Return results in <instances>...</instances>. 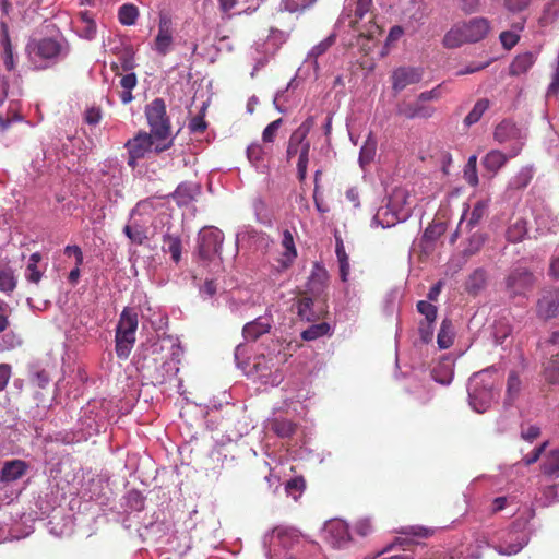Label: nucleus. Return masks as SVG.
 <instances>
[{
  "instance_id": "obj_1",
  "label": "nucleus",
  "mask_w": 559,
  "mask_h": 559,
  "mask_svg": "<svg viewBox=\"0 0 559 559\" xmlns=\"http://www.w3.org/2000/svg\"><path fill=\"white\" fill-rule=\"evenodd\" d=\"M496 373L486 369L474 373L467 383L468 402L477 413L486 412L497 397Z\"/></svg>"
},
{
  "instance_id": "obj_2",
  "label": "nucleus",
  "mask_w": 559,
  "mask_h": 559,
  "mask_svg": "<svg viewBox=\"0 0 559 559\" xmlns=\"http://www.w3.org/2000/svg\"><path fill=\"white\" fill-rule=\"evenodd\" d=\"M372 0H346L344 13L349 19L348 25L357 33L359 38L374 40L381 28L372 22Z\"/></svg>"
},
{
  "instance_id": "obj_3",
  "label": "nucleus",
  "mask_w": 559,
  "mask_h": 559,
  "mask_svg": "<svg viewBox=\"0 0 559 559\" xmlns=\"http://www.w3.org/2000/svg\"><path fill=\"white\" fill-rule=\"evenodd\" d=\"M490 31V23L485 17H473L453 25L443 37L447 48H459L464 44L483 40Z\"/></svg>"
},
{
  "instance_id": "obj_4",
  "label": "nucleus",
  "mask_w": 559,
  "mask_h": 559,
  "mask_svg": "<svg viewBox=\"0 0 559 559\" xmlns=\"http://www.w3.org/2000/svg\"><path fill=\"white\" fill-rule=\"evenodd\" d=\"M29 61L35 69L43 70L62 60L69 52L64 41L53 38L32 40L26 46Z\"/></svg>"
},
{
  "instance_id": "obj_5",
  "label": "nucleus",
  "mask_w": 559,
  "mask_h": 559,
  "mask_svg": "<svg viewBox=\"0 0 559 559\" xmlns=\"http://www.w3.org/2000/svg\"><path fill=\"white\" fill-rule=\"evenodd\" d=\"M409 194L405 190H396L385 206L378 209L371 225L388 228L403 222L411 215Z\"/></svg>"
},
{
  "instance_id": "obj_6",
  "label": "nucleus",
  "mask_w": 559,
  "mask_h": 559,
  "mask_svg": "<svg viewBox=\"0 0 559 559\" xmlns=\"http://www.w3.org/2000/svg\"><path fill=\"white\" fill-rule=\"evenodd\" d=\"M314 126L313 117H308L289 136L286 150L287 160H290L295 155L298 156L297 171L300 180L307 176V166L309 162L310 142L307 136Z\"/></svg>"
},
{
  "instance_id": "obj_7",
  "label": "nucleus",
  "mask_w": 559,
  "mask_h": 559,
  "mask_svg": "<svg viewBox=\"0 0 559 559\" xmlns=\"http://www.w3.org/2000/svg\"><path fill=\"white\" fill-rule=\"evenodd\" d=\"M173 145V141L163 142L154 139L153 134L146 131H139L132 139H129L124 147L128 151V165L134 168L140 159L145 158L150 153L159 154Z\"/></svg>"
},
{
  "instance_id": "obj_8",
  "label": "nucleus",
  "mask_w": 559,
  "mask_h": 559,
  "mask_svg": "<svg viewBox=\"0 0 559 559\" xmlns=\"http://www.w3.org/2000/svg\"><path fill=\"white\" fill-rule=\"evenodd\" d=\"M138 329V314L129 309H124L116 328V354L120 359H127L135 343V332Z\"/></svg>"
},
{
  "instance_id": "obj_9",
  "label": "nucleus",
  "mask_w": 559,
  "mask_h": 559,
  "mask_svg": "<svg viewBox=\"0 0 559 559\" xmlns=\"http://www.w3.org/2000/svg\"><path fill=\"white\" fill-rule=\"evenodd\" d=\"M145 116L151 134L157 141H173L170 120L166 112V104L162 98H155L145 108Z\"/></svg>"
},
{
  "instance_id": "obj_10",
  "label": "nucleus",
  "mask_w": 559,
  "mask_h": 559,
  "mask_svg": "<svg viewBox=\"0 0 559 559\" xmlns=\"http://www.w3.org/2000/svg\"><path fill=\"white\" fill-rule=\"evenodd\" d=\"M528 543V535L524 525L513 523L507 531L502 532L498 544L493 546L500 555L512 556L520 552Z\"/></svg>"
},
{
  "instance_id": "obj_11",
  "label": "nucleus",
  "mask_w": 559,
  "mask_h": 559,
  "mask_svg": "<svg viewBox=\"0 0 559 559\" xmlns=\"http://www.w3.org/2000/svg\"><path fill=\"white\" fill-rule=\"evenodd\" d=\"M493 139L499 144H510V157H515L524 145L525 133L513 121L504 119L495 128Z\"/></svg>"
},
{
  "instance_id": "obj_12",
  "label": "nucleus",
  "mask_w": 559,
  "mask_h": 559,
  "mask_svg": "<svg viewBox=\"0 0 559 559\" xmlns=\"http://www.w3.org/2000/svg\"><path fill=\"white\" fill-rule=\"evenodd\" d=\"M224 234L216 227H204L198 235V252L201 259L212 260L221 254Z\"/></svg>"
},
{
  "instance_id": "obj_13",
  "label": "nucleus",
  "mask_w": 559,
  "mask_h": 559,
  "mask_svg": "<svg viewBox=\"0 0 559 559\" xmlns=\"http://www.w3.org/2000/svg\"><path fill=\"white\" fill-rule=\"evenodd\" d=\"M289 354L286 353V345L275 342L270 348L267 355L260 354L254 358L253 367L260 372L261 377H265L266 371L277 370L288 359Z\"/></svg>"
},
{
  "instance_id": "obj_14",
  "label": "nucleus",
  "mask_w": 559,
  "mask_h": 559,
  "mask_svg": "<svg viewBox=\"0 0 559 559\" xmlns=\"http://www.w3.org/2000/svg\"><path fill=\"white\" fill-rule=\"evenodd\" d=\"M536 282L534 274L524 266L514 267L506 278V288L510 297L525 295Z\"/></svg>"
},
{
  "instance_id": "obj_15",
  "label": "nucleus",
  "mask_w": 559,
  "mask_h": 559,
  "mask_svg": "<svg viewBox=\"0 0 559 559\" xmlns=\"http://www.w3.org/2000/svg\"><path fill=\"white\" fill-rule=\"evenodd\" d=\"M536 313L544 320H549L559 314V288L546 289L537 300Z\"/></svg>"
},
{
  "instance_id": "obj_16",
  "label": "nucleus",
  "mask_w": 559,
  "mask_h": 559,
  "mask_svg": "<svg viewBox=\"0 0 559 559\" xmlns=\"http://www.w3.org/2000/svg\"><path fill=\"white\" fill-rule=\"evenodd\" d=\"M173 43L171 21L166 15H162L158 22V33L154 40V50L160 56H166L170 51Z\"/></svg>"
},
{
  "instance_id": "obj_17",
  "label": "nucleus",
  "mask_w": 559,
  "mask_h": 559,
  "mask_svg": "<svg viewBox=\"0 0 559 559\" xmlns=\"http://www.w3.org/2000/svg\"><path fill=\"white\" fill-rule=\"evenodd\" d=\"M423 79L420 68L400 67L392 74V87L394 91H403L412 84L418 83Z\"/></svg>"
},
{
  "instance_id": "obj_18",
  "label": "nucleus",
  "mask_w": 559,
  "mask_h": 559,
  "mask_svg": "<svg viewBox=\"0 0 559 559\" xmlns=\"http://www.w3.org/2000/svg\"><path fill=\"white\" fill-rule=\"evenodd\" d=\"M273 323L271 313L266 312L251 322L245 324L242 335L247 341H257L263 334L270 332Z\"/></svg>"
},
{
  "instance_id": "obj_19",
  "label": "nucleus",
  "mask_w": 559,
  "mask_h": 559,
  "mask_svg": "<svg viewBox=\"0 0 559 559\" xmlns=\"http://www.w3.org/2000/svg\"><path fill=\"white\" fill-rule=\"evenodd\" d=\"M271 153L272 146H266L263 143L258 142L250 144L246 151L249 163L261 173L267 171L269 167L265 162Z\"/></svg>"
},
{
  "instance_id": "obj_20",
  "label": "nucleus",
  "mask_w": 559,
  "mask_h": 559,
  "mask_svg": "<svg viewBox=\"0 0 559 559\" xmlns=\"http://www.w3.org/2000/svg\"><path fill=\"white\" fill-rule=\"evenodd\" d=\"M329 273L323 265L316 262L307 282V290L313 296H320L328 286Z\"/></svg>"
},
{
  "instance_id": "obj_21",
  "label": "nucleus",
  "mask_w": 559,
  "mask_h": 559,
  "mask_svg": "<svg viewBox=\"0 0 559 559\" xmlns=\"http://www.w3.org/2000/svg\"><path fill=\"white\" fill-rule=\"evenodd\" d=\"M487 207L488 203L486 201L476 202L468 216L466 212L462 215L457 230L461 233L469 231L472 228L477 226L485 216Z\"/></svg>"
},
{
  "instance_id": "obj_22",
  "label": "nucleus",
  "mask_w": 559,
  "mask_h": 559,
  "mask_svg": "<svg viewBox=\"0 0 559 559\" xmlns=\"http://www.w3.org/2000/svg\"><path fill=\"white\" fill-rule=\"evenodd\" d=\"M537 60V53L525 51L514 57L509 66V74L512 76H520L530 71Z\"/></svg>"
},
{
  "instance_id": "obj_23",
  "label": "nucleus",
  "mask_w": 559,
  "mask_h": 559,
  "mask_svg": "<svg viewBox=\"0 0 559 559\" xmlns=\"http://www.w3.org/2000/svg\"><path fill=\"white\" fill-rule=\"evenodd\" d=\"M200 193V186L195 182H181L171 194L179 206H187Z\"/></svg>"
},
{
  "instance_id": "obj_24",
  "label": "nucleus",
  "mask_w": 559,
  "mask_h": 559,
  "mask_svg": "<svg viewBox=\"0 0 559 559\" xmlns=\"http://www.w3.org/2000/svg\"><path fill=\"white\" fill-rule=\"evenodd\" d=\"M27 464L22 460H12L4 463L1 473V483H12L20 479L27 471Z\"/></svg>"
},
{
  "instance_id": "obj_25",
  "label": "nucleus",
  "mask_w": 559,
  "mask_h": 559,
  "mask_svg": "<svg viewBox=\"0 0 559 559\" xmlns=\"http://www.w3.org/2000/svg\"><path fill=\"white\" fill-rule=\"evenodd\" d=\"M276 538L283 547H288L294 542L298 540V532L293 527L276 526L271 534H266L263 538V544L266 546Z\"/></svg>"
},
{
  "instance_id": "obj_26",
  "label": "nucleus",
  "mask_w": 559,
  "mask_h": 559,
  "mask_svg": "<svg viewBox=\"0 0 559 559\" xmlns=\"http://www.w3.org/2000/svg\"><path fill=\"white\" fill-rule=\"evenodd\" d=\"M17 285L14 269L8 263H0V292L10 295Z\"/></svg>"
},
{
  "instance_id": "obj_27",
  "label": "nucleus",
  "mask_w": 559,
  "mask_h": 559,
  "mask_svg": "<svg viewBox=\"0 0 559 559\" xmlns=\"http://www.w3.org/2000/svg\"><path fill=\"white\" fill-rule=\"evenodd\" d=\"M75 31L81 38L92 40L96 36V23L87 12H83L75 22Z\"/></svg>"
},
{
  "instance_id": "obj_28",
  "label": "nucleus",
  "mask_w": 559,
  "mask_h": 559,
  "mask_svg": "<svg viewBox=\"0 0 559 559\" xmlns=\"http://www.w3.org/2000/svg\"><path fill=\"white\" fill-rule=\"evenodd\" d=\"M509 158H511L510 152L504 154L501 151L492 150L483 158V165L488 171L496 174L506 165Z\"/></svg>"
},
{
  "instance_id": "obj_29",
  "label": "nucleus",
  "mask_w": 559,
  "mask_h": 559,
  "mask_svg": "<svg viewBox=\"0 0 559 559\" xmlns=\"http://www.w3.org/2000/svg\"><path fill=\"white\" fill-rule=\"evenodd\" d=\"M335 253L340 265V277L342 282H347L349 275V258L345 251L343 239L335 235Z\"/></svg>"
},
{
  "instance_id": "obj_30",
  "label": "nucleus",
  "mask_w": 559,
  "mask_h": 559,
  "mask_svg": "<svg viewBox=\"0 0 559 559\" xmlns=\"http://www.w3.org/2000/svg\"><path fill=\"white\" fill-rule=\"evenodd\" d=\"M181 239L179 236L170 234L163 236L162 250L164 253H169L175 263H178L181 259Z\"/></svg>"
},
{
  "instance_id": "obj_31",
  "label": "nucleus",
  "mask_w": 559,
  "mask_h": 559,
  "mask_svg": "<svg viewBox=\"0 0 559 559\" xmlns=\"http://www.w3.org/2000/svg\"><path fill=\"white\" fill-rule=\"evenodd\" d=\"M533 168L522 167L509 181L508 190H522L528 186L533 179Z\"/></svg>"
},
{
  "instance_id": "obj_32",
  "label": "nucleus",
  "mask_w": 559,
  "mask_h": 559,
  "mask_svg": "<svg viewBox=\"0 0 559 559\" xmlns=\"http://www.w3.org/2000/svg\"><path fill=\"white\" fill-rule=\"evenodd\" d=\"M527 234V222L522 218H515L508 227L506 236L511 242H520Z\"/></svg>"
},
{
  "instance_id": "obj_33",
  "label": "nucleus",
  "mask_w": 559,
  "mask_h": 559,
  "mask_svg": "<svg viewBox=\"0 0 559 559\" xmlns=\"http://www.w3.org/2000/svg\"><path fill=\"white\" fill-rule=\"evenodd\" d=\"M326 532L334 538L337 546L346 543L349 539L348 526L342 521H333L326 525Z\"/></svg>"
},
{
  "instance_id": "obj_34",
  "label": "nucleus",
  "mask_w": 559,
  "mask_h": 559,
  "mask_svg": "<svg viewBox=\"0 0 559 559\" xmlns=\"http://www.w3.org/2000/svg\"><path fill=\"white\" fill-rule=\"evenodd\" d=\"M336 40V35L331 34L318 45H316L308 53L306 62H311L314 69H318V57L323 55L330 47L334 45Z\"/></svg>"
},
{
  "instance_id": "obj_35",
  "label": "nucleus",
  "mask_w": 559,
  "mask_h": 559,
  "mask_svg": "<svg viewBox=\"0 0 559 559\" xmlns=\"http://www.w3.org/2000/svg\"><path fill=\"white\" fill-rule=\"evenodd\" d=\"M3 35L1 39V44L3 47V63L8 71H12L15 67L13 47L11 45V40L9 37V33L7 26L2 24Z\"/></svg>"
},
{
  "instance_id": "obj_36",
  "label": "nucleus",
  "mask_w": 559,
  "mask_h": 559,
  "mask_svg": "<svg viewBox=\"0 0 559 559\" xmlns=\"http://www.w3.org/2000/svg\"><path fill=\"white\" fill-rule=\"evenodd\" d=\"M454 340V332L452 323L449 320H443L437 335V343L441 349L451 347Z\"/></svg>"
},
{
  "instance_id": "obj_37",
  "label": "nucleus",
  "mask_w": 559,
  "mask_h": 559,
  "mask_svg": "<svg viewBox=\"0 0 559 559\" xmlns=\"http://www.w3.org/2000/svg\"><path fill=\"white\" fill-rule=\"evenodd\" d=\"M40 260L41 254L39 252H35L29 257L28 264L25 270V277L31 283L38 284L43 277V273L37 267Z\"/></svg>"
},
{
  "instance_id": "obj_38",
  "label": "nucleus",
  "mask_w": 559,
  "mask_h": 559,
  "mask_svg": "<svg viewBox=\"0 0 559 559\" xmlns=\"http://www.w3.org/2000/svg\"><path fill=\"white\" fill-rule=\"evenodd\" d=\"M487 281V275L485 270L477 269L475 270L468 277L466 283V288L472 294H477L479 290H481Z\"/></svg>"
},
{
  "instance_id": "obj_39",
  "label": "nucleus",
  "mask_w": 559,
  "mask_h": 559,
  "mask_svg": "<svg viewBox=\"0 0 559 559\" xmlns=\"http://www.w3.org/2000/svg\"><path fill=\"white\" fill-rule=\"evenodd\" d=\"M377 141L372 136H368L359 152V164L364 168L376 156Z\"/></svg>"
},
{
  "instance_id": "obj_40",
  "label": "nucleus",
  "mask_w": 559,
  "mask_h": 559,
  "mask_svg": "<svg viewBox=\"0 0 559 559\" xmlns=\"http://www.w3.org/2000/svg\"><path fill=\"white\" fill-rule=\"evenodd\" d=\"M139 17V10L134 4L127 3L119 8L118 19L122 25H133Z\"/></svg>"
},
{
  "instance_id": "obj_41",
  "label": "nucleus",
  "mask_w": 559,
  "mask_h": 559,
  "mask_svg": "<svg viewBox=\"0 0 559 559\" xmlns=\"http://www.w3.org/2000/svg\"><path fill=\"white\" fill-rule=\"evenodd\" d=\"M489 108V100L487 98H481L476 102L473 109L468 112V115L464 119V123L466 126H472L478 122L484 115V112Z\"/></svg>"
},
{
  "instance_id": "obj_42",
  "label": "nucleus",
  "mask_w": 559,
  "mask_h": 559,
  "mask_svg": "<svg viewBox=\"0 0 559 559\" xmlns=\"http://www.w3.org/2000/svg\"><path fill=\"white\" fill-rule=\"evenodd\" d=\"M521 390V381L515 372H510L507 382V396L504 404L512 405Z\"/></svg>"
},
{
  "instance_id": "obj_43",
  "label": "nucleus",
  "mask_w": 559,
  "mask_h": 559,
  "mask_svg": "<svg viewBox=\"0 0 559 559\" xmlns=\"http://www.w3.org/2000/svg\"><path fill=\"white\" fill-rule=\"evenodd\" d=\"M282 246L285 249V252H284L285 262H284V264H290L293 262V260L296 258L297 252H296L293 235L287 229L284 230V233H283Z\"/></svg>"
},
{
  "instance_id": "obj_44",
  "label": "nucleus",
  "mask_w": 559,
  "mask_h": 559,
  "mask_svg": "<svg viewBox=\"0 0 559 559\" xmlns=\"http://www.w3.org/2000/svg\"><path fill=\"white\" fill-rule=\"evenodd\" d=\"M544 374L548 382L559 384V353L547 362Z\"/></svg>"
},
{
  "instance_id": "obj_45",
  "label": "nucleus",
  "mask_w": 559,
  "mask_h": 559,
  "mask_svg": "<svg viewBox=\"0 0 559 559\" xmlns=\"http://www.w3.org/2000/svg\"><path fill=\"white\" fill-rule=\"evenodd\" d=\"M123 233L133 243L136 245H142L146 239V233L144 228L138 223L126 225Z\"/></svg>"
},
{
  "instance_id": "obj_46",
  "label": "nucleus",
  "mask_w": 559,
  "mask_h": 559,
  "mask_svg": "<svg viewBox=\"0 0 559 559\" xmlns=\"http://www.w3.org/2000/svg\"><path fill=\"white\" fill-rule=\"evenodd\" d=\"M330 325L328 323L313 324L302 331L301 337L305 341H313L329 333Z\"/></svg>"
},
{
  "instance_id": "obj_47",
  "label": "nucleus",
  "mask_w": 559,
  "mask_h": 559,
  "mask_svg": "<svg viewBox=\"0 0 559 559\" xmlns=\"http://www.w3.org/2000/svg\"><path fill=\"white\" fill-rule=\"evenodd\" d=\"M313 301L310 297H304L297 302V313L301 320L311 321L314 318Z\"/></svg>"
},
{
  "instance_id": "obj_48",
  "label": "nucleus",
  "mask_w": 559,
  "mask_h": 559,
  "mask_svg": "<svg viewBox=\"0 0 559 559\" xmlns=\"http://www.w3.org/2000/svg\"><path fill=\"white\" fill-rule=\"evenodd\" d=\"M543 472L547 475H559V450H552L543 463Z\"/></svg>"
},
{
  "instance_id": "obj_49",
  "label": "nucleus",
  "mask_w": 559,
  "mask_h": 559,
  "mask_svg": "<svg viewBox=\"0 0 559 559\" xmlns=\"http://www.w3.org/2000/svg\"><path fill=\"white\" fill-rule=\"evenodd\" d=\"M21 337L13 331L0 334V352H5L20 346Z\"/></svg>"
},
{
  "instance_id": "obj_50",
  "label": "nucleus",
  "mask_w": 559,
  "mask_h": 559,
  "mask_svg": "<svg viewBox=\"0 0 559 559\" xmlns=\"http://www.w3.org/2000/svg\"><path fill=\"white\" fill-rule=\"evenodd\" d=\"M305 489V480L301 477H296L288 480L285 485V491L287 496H290L294 500H297Z\"/></svg>"
},
{
  "instance_id": "obj_51",
  "label": "nucleus",
  "mask_w": 559,
  "mask_h": 559,
  "mask_svg": "<svg viewBox=\"0 0 559 559\" xmlns=\"http://www.w3.org/2000/svg\"><path fill=\"white\" fill-rule=\"evenodd\" d=\"M283 120L277 119L272 121L270 124L266 126V128L262 132V143L266 146H271L275 140V136L277 134V131L282 124Z\"/></svg>"
},
{
  "instance_id": "obj_52",
  "label": "nucleus",
  "mask_w": 559,
  "mask_h": 559,
  "mask_svg": "<svg viewBox=\"0 0 559 559\" xmlns=\"http://www.w3.org/2000/svg\"><path fill=\"white\" fill-rule=\"evenodd\" d=\"M417 310L425 317L424 322H435L437 319V307L429 301L420 300L417 302Z\"/></svg>"
},
{
  "instance_id": "obj_53",
  "label": "nucleus",
  "mask_w": 559,
  "mask_h": 559,
  "mask_svg": "<svg viewBox=\"0 0 559 559\" xmlns=\"http://www.w3.org/2000/svg\"><path fill=\"white\" fill-rule=\"evenodd\" d=\"M273 429L278 437L288 438L294 435L296 426L289 420H276Z\"/></svg>"
},
{
  "instance_id": "obj_54",
  "label": "nucleus",
  "mask_w": 559,
  "mask_h": 559,
  "mask_svg": "<svg viewBox=\"0 0 559 559\" xmlns=\"http://www.w3.org/2000/svg\"><path fill=\"white\" fill-rule=\"evenodd\" d=\"M255 238H263V235L259 234L250 226H245L236 234V245L238 246L241 242L250 241Z\"/></svg>"
},
{
  "instance_id": "obj_55",
  "label": "nucleus",
  "mask_w": 559,
  "mask_h": 559,
  "mask_svg": "<svg viewBox=\"0 0 559 559\" xmlns=\"http://www.w3.org/2000/svg\"><path fill=\"white\" fill-rule=\"evenodd\" d=\"M501 45L504 49H512L520 40V35L516 32L504 31L499 36Z\"/></svg>"
},
{
  "instance_id": "obj_56",
  "label": "nucleus",
  "mask_w": 559,
  "mask_h": 559,
  "mask_svg": "<svg viewBox=\"0 0 559 559\" xmlns=\"http://www.w3.org/2000/svg\"><path fill=\"white\" fill-rule=\"evenodd\" d=\"M559 15V0H552L544 10L542 21L546 23L552 22Z\"/></svg>"
},
{
  "instance_id": "obj_57",
  "label": "nucleus",
  "mask_w": 559,
  "mask_h": 559,
  "mask_svg": "<svg viewBox=\"0 0 559 559\" xmlns=\"http://www.w3.org/2000/svg\"><path fill=\"white\" fill-rule=\"evenodd\" d=\"M433 323L435 322H420L419 323V328H418V332H419V336H420V340L423 341V343H429L431 342L432 337H433Z\"/></svg>"
},
{
  "instance_id": "obj_58",
  "label": "nucleus",
  "mask_w": 559,
  "mask_h": 559,
  "mask_svg": "<svg viewBox=\"0 0 559 559\" xmlns=\"http://www.w3.org/2000/svg\"><path fill=\"white\" fill-rule=\"evenodd\" d=\"M547 447H548V441H545L539 447L535 448L530 454H527L526 456L523 457L524 464L528 466V465L536 463Z\"/></svg>"
},
{
  "instance_id": "obj_59",
  "label": "nucleus",
  "mask_w": 559,
  "mask_h": 559,
  "mask_svg": "<svg viewBox=\"0 0 559 559\" xmlns=\"http://www.w3.org/2000/svg\"><path fill=\"white\" fill-rule=\"evenodd\" d=\"M532 0H504V7L510 12L516 13L525 10Z\"/></svg>"
},
{
  "instance_id": "obj_60",
  "label": "nucleus",
  "mask_w": 559,
  "mask_h": 559,
  "mask_svg": "<svg viewBox=\"0 0 559 559\" xmlns=\"http://www.w3.org/2000/svg\"><path fill=\"white\" fill-rule=\"evenodd\" d=\"M10 313V307L3 300H0V334L3 333L9 326L8 316Z\"/></svg>"
},
{
  "instance_id": "obj_61",
  "label": "nucleus",
  "mask_w": 559,
  "mask_h": 559,
  "mask_svg": "<svg viewBox=\"0 0 559 559\" xmlns=\"http://www.w3.org/2000/svg\"><path fill=\"white\" fill-rule=\"evenodd\" d=\"M102 119V112L99 108L91 107L85 111V121L91 126H96Z\"/></svg>"
},
{
  "instance_id": "obj_62",
  "label": "nucleus",
  "mask_w": 559,
  "mask_h": 559,
  "mask_svg": "<svg viewBox=\"0 0 559 559\" xmlns=\"http://www.w3.org/2000/svg\"><path fill=\"white\" fill-rule=\"evenodd\" d=\"M205 129L206 122L202 116H195L189 122V130L192 133H202Z\"/></svg>"
},
{
  "instance_id": "obj_63",
  "label": "nucleus",
  "mask_w": 559,
  "mask_h": 559,
  "mask_svg": "<svg viewBox=\"0 0 559 559\" xmlns=\"http://www.w3.org/2000/svg\"><path fill=\"white\" fill-rule=\"evenodd\" d=\"M559 92V61L556 63L555 71L551 76V82L547 88V95H556Z\"/></svg>"
},
{
  "instance_id": "obj_64",
  "label": "nucleus",
  "mask_w": 559,
  "mask_h": 559,
  "mask_svg": "<svg viewBox=\"0 0 559 559\" xmlns=\"http://www.w3.org/2000/svg\"><path fill=\"white\" fill-rule=\"evenodd\" d=\"M539 435H540L539 427L534 426V425L527 427L526 429L523 428L521 431V437L524 440L530 441V442L535 440Z\"/></svg>"
}]
</instances>
